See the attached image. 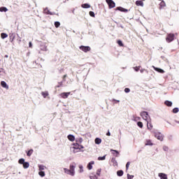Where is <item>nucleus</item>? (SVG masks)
<instances>
[{"label": "nucleus", "mask_w": 179, "mask_h": 179, "mask_svg": "<svg viewBox=\"0 0 179 179\" xmlns=\"http://www.w3.org/2000/svg\"><path fill=\"white\" fill-rule=\"evenodd\" d=\"M71 149L73 150V153H78V152H80L81 149H85V147L78 143H73Z\"/></svg>", "instance_id": "1"}, {"label": "nucleus", "mask_w": 179, "mask_h": 179, "mask_svg": "<svg viewBox=\"0 0 179 179\" xmlns=\"http://www.w3.org/2000/svg\"><path fill=\"white\" fill-rule=\"evenodd\" d=\"M141 116L142 117L143 120H144L145 121H146V122H148V121H150V116L149 115V113H148V112L146 111H143L141 113Z\"/></svg>", "instance_id": "2"}, {"label": "nucleus", "mask_w": 179, "mask_h": 179, "mask_svg": "<svg viewBox=\"0 0 179 179\" xmlns=\"http://www.w3.org/2000/svg\"><path fill=\"white\" fill-rule=\"evenodd\" d=\"M152 134H154V136L158 139V141H163L164 136L160 132H157L155 131H151Z\"/></svg>", "instance_id": "3"}, {"label": "nucleus", "mask_w": 179, "mask_h": 179, "mask_svg": "<svg viewBox=\"0 0 179 179\" xmlns=\"http://www.w3.org/2000/svg\"><path fill=\"white\" fill-rule=\"evenodd\" d=\"M106 1L109 6V9H113V8H115V3L113 0H106Z\"/></svg>", "instance_id": "4"}, {"label": "nucleus", "mask_w": 179, "mask_h": 179, "mask_svg": "<svg viewBox=\"0 0 179 179\" xmlns=\"http://www.w3.org/2000/svg\"><path fill=\"white\" fill-rule=\"evenodd\" d=\"M166 40L167 43H171V41H174V34H168Z\"/></svg>", "instance_id": "5"}, {"label": "nucleus", "mask_w": 179, "mask_h": 179, "mask_svg": "<svg viewBox=\"0 0 179 179\" xmlns=\"http://www.w3.org/2000/svg\"><path fill=\"white\" fill-rule=\"evenodd\" d=\"M64 173L66 174H68L69 176H71V177H73L75 176V171H73L70 169H68L66 168L64 169Z\"/></svg>", "instance_id": "6"}, {"label": "nucleus", "mask_w": 179, "mask_h": 179, "mask_svg": "<svg viewBox=\"0 0 179 179\" xmlns=\"http://www.w3.org/2000/svg\"><path fill=\"white\" fill-rule=\"evenodd\" d=\"M80 50H81V51H83V52H88V51H90L91 48L90 46H84V45H81L79 47Z\"/></svg>", "instance_id": "7"}, {"label": "nucleus", "mask_w": 179, "mask_h": 179, "mask_svg": "<svg viewBox=\"0 0 179 179\" xmlns=\"http://www.w3.org/2000/svg\"><path fill=\"white\" fill-rule=\"evenodd\" d=\"M69 94H71V92H62L59 94V96L62 97V99H68Z\"/></svg>", "instance_id": "8"}, {"label": "nucleus", "mask_w": 179, "mask_h": 179, "mask_svg": "<svg viewBox=\"0 0 179 179\" xmlns=\"http://www.w3.org/2000/svg\"><path fill=\"white\" fill-rule=\"evenodd\" d=\"M147 128L149 131H152L153 129V124H152V120L147 122Z\"/></svg>", "instance_id": "9"}, {"label": "nucleus", "mask_w": 179, "mask_h": 179, "mask_svg": "<svg viewBox=\"0 0 179 179\" xmlns=\"http://www.w3.org/2000/svg\"><path fill=\"white\" fill-rule=\"evenodd\" d=\"M75 169H76V163L72 162L71 164H70L69 169L75 171Z\"/></svg>", "instance_id": "10"}, {"label": "nucleus", "mask_w": 179, "mask_h": 179, "mask_svg": "<svg viewBox=\"0 0 179 179\" xmlns=\"http://www.w3.org/2000/svg\"><path fill=\"white\" fill-rule=\"evenodd\" d=\"M153 69H155V71H156L157 72H159V73H164V70L159 69V68H157L155 66H152Z\"/></svg>", "instance_id": "11"}, {"label": "nucleus", "mask_w": 179, "mask_h": 179, "mask_svg": "<svg viewBox=\"0 0 179 179\" xmlns=\"http://www.w3.org/2000/svg\"><path fill=\"white\" fill-rule=\"evenodd\" d=\"M1 85L2 87H4V89H9V85L6 84V82L5 81H1Z\"/></svg>", "instance_id": "12"}, {"label": "nucleus", "mask_w": 179, "mask_h": 179, "mask_svg": "<svg viewBox=\"0 0 179 179\" xmlns=\"http://www.w3.org/2000/svg\"><path fill=\"white\" fill-rule=\"evenodd\" d=\"M44 13H45L46 15H55V13H52L51 11H50V10H48V8L44 9Z\"/></svg>", "instance_id": "13"}, {"label": "nucleus", "mask_w": 179, "mask_h": 179, "mask_svg": "<svg viewBox=\"0 0 179 179\" xmlns=\"http://www.w3.org/2000/svg\"><path fill=\"white\" fill-rule=\"evenodd\" d=\"M15 37H16V34H15V33L10 34V40L11 43H13Z\"/></svg>", "instance_id": "14"}, {"label": "nucleus", "mask_w": 179, "mask_h": 179, "mask_svg": "<svg viewBox=\"0 0 179 179\" xmlns=\"http://www.w3.org/2000/svg\"><path fill=\"white\" fill-rule=\"evenodd\" d=\"M93 164H94V161L89 162V164H87V166L88 170H92V169H93Z\"/></svg>", "instance_id": "15"}, {"label": "nucleus", "mask_w": 179, "mask_h": 179, "mask_svg": "<svg viewBox=\"0 0 179 179\" xmlns=\"http://www.w3.org/2000/svg\"><path fill=\"white\" fill-rule=\"evenodd\" d=\"M158 176L161 179H167V175L166 173H160Z\"/></svg>", "instance_id": "16"}, {"label": "nucleus", "mask_w": 179, "mask_h": 179, "mask_svg": "<svg viewBox=\"0 0 179 179\" xmlns=\"http://www.w3.org/2000/svg\"><path fill=\"white\" fill-rule=\"evenodd\" d=\"M110 152H112V155H113V156H116V157L120 155V152L117 150H110Z\"/></svg>", "instance_id": "17"}, {"label": "nucleus", "mask_w": 179, "mask_h": 179, "mask_svg": "<svg viewBox=\"0 0 179 179\" xmlns=\"http://www.w3.org/2000/svg\"><path fill=\"white\" fill-rule=\"evenodd\" d=\"M69 141H71V142H73L75 141V136L70 134L67 136Z\"/></svg>", "instance_id": "18"}, {"label": "nucleus", "mask_w": 179, "mask_h": 179, "mask_svg": "<svg viewBox=\"0 0 179 179\" xmlns=\"http://www.w3.org/2000/svg\"><path fill=\"white\" fill-rule=\"evenodd\" d=\"M145 146H153V143H152V140H147L145 141Z\"/></svg>", "instance_id": "19"}, {"label": "nucleus", "mask_w": 179, "mask_h": 179, "mask_svg": "<svg viewBox=\"0 0 179 179\" xmlns=\"http://www.w3.org/2000/svg\"><path fill=\"white\" fill-rule=\"evenodd\" d=\"M111 162H112L113 166H114V167L118 166V162H117V159H115V158H112Z\"/></svg>", "instance_id": "20"}, {"label": "nucleus", "mask_w": 179, "mask_h": 179, "mask_svg": "<svg viewBox=\"0 0 179 179\" xmlns=\"http://www.w3.org/2000/svg\"><path fill=\"white\" fill-rule=\"evenodd\" d=\"M136 6H142V7H143V1H136Z\"/></svg>", "instance_id": "21"}, {"label": "nucleus", "mask_w": 179, "mask_h": 179, "mask_svg": "<svg viewBox=\"0 0 179 179\" xmlns=\"http://www.w3.org/2000/svg\"><path fill=\"white\" fill-rule=\"evenodd\" d=\"M116 10H120V12H128V10H127L122 7L116 8Z\"/></svg>", "instance_id": "22"}, {"label": "nucleus", "mask_w": 179, "mask_h": 179, "mask_svg": "<svg viewBox=\"0 0 179 179\" xmlns=\"http://www.w3.org/2000/svg\"><path fill=\"white\" fill-rule=\"evenodd\" d=\"M81 7L83 8L84 9H89V8H90V4L84 3L81 5Z\"/></svg>", "instance_id": "23"}, {"label": "nucleus", "mask_w": 179, "mask_h": 179, "mask_svg": "<svg viewBox=\"0 0 179 179\" xmlns=\"http://www.w3.org/2000/svg\"><path fill=\"white\" fill-rule=\"evenodd\" d=\"M94 143H96V145H100V143H101V138H96L94 140Z\"/></svg>", "instance_id": "24"}, {"label": "nucleus", "mask_w": 179, "mask_h": 179, "mask_svg": "<svg viewBox=\"0 0 179 179\" xmlns=\"http://www.w3.org/2000/svg\"><path fill=\"white\" fill-rule=\"evenodd\" d=\"M164 104H166L167 107H171L173 106V102L170 101H165Z\"/></svg>", "instance_id": "25"}, {"label": "nucleus", "mask_w": 179, "mask_h": 179, "mask_svg": "<svg viewBox=\"0 0 179 179\" xmlns=\"http://www.w3.org/2000/svg\"><path fill=\"white\" fill-rule=\"evenodd\" d=\"M117 174L119 177H122L124 176V171L122 170L117 171Z\"/></svg>", "instance_id": "26"}, {"label": "nucleus", "mask_w": 179, "mask_h": 179, "mask_svg": "<svg viewBox=\"0 0 179 179\" xmlns=\"http://www.w3.org/2000/svg\"><path fill=\"white\" fill-rule=\"evenodd\" d=\"M22 165L24 169H29V167L30 166V164H29V162H25L22 164Z\"/></svg>", "instance_id": "27"}, {"label": "nucleus", "mask_w": 179, "mask_h": 179, "mask_svg": "<svg viewBox=\"0 0 179 179\" xmlns=\"http://www.w3.org/2000/svg\"><path fill=\"white\" fill-rule=\"evenodd\" d=\"M38 169H39L40 171H42V170H45V169H47V167H45V166H44V165H38Z\"/></svg>", "instance_id": "28"}, {"label": "nucleus", "mask_w": 179, "mask_h": 179, "mask_svg": "<svg viewBox=\"0 0 179 179\" xmlns=\"http://www.w3.org/2000/svg\"><path fill=\"white\" fill-rule=\"evenodd\" d=\"M0 12H8V8L6 7H0Z\"/></svg>", "instance_id": "29"}, {"label": "nucleus", "mask_w": 179, "mask_h": 179, "mask_svg": "<svg viewBox=\"0 0 179 179\" xmlns=\"http://www.w3.org/2000/svg\"><path fill=\"white\" fill-rule=\"evenodd\" d=\"M41 94L43 96V97H44V99H45V97H47V96H48V92H42Z\"/></svg>", "instance_id": "30"}, {"label": "nucleus", "mask_w": 179, "mask_h": 179, "mask_svg": "<svg viewBox=\"0 0 179 179\" xmlns=\"http://www.w3.org/2000/svg\"><path fill=\"white\" fill-rule=\"evenodd\" d=\"M159 6L161 8H164L166 6V2H164V1H162L161 3H159Z\"/></svg>", "instance_id": "31"}, {"label": "nucleus", "mask_w": 179, "mask_h": 179, "mask_svg": "<svg viewBox=\"0 0 179 179\" xmlns=\"http://www.w3.org/2000/svg\"><path fill=\"white\" fill-rule=\"evenodd\" d=\"M76 142H77L76 143H82V142H83V138H78L76 139Z\"/></svg>", "instance_id": "32"}, {"label": "nucleus", "mask_w": 179, "mask_h": 179, "mask_svg": "<svg viewBox=\"0 0 179 179\" xmlns=\"http://www.w3.org/2000/svg\"><path fill=\"white\" fill-rule=\"evenodd\" d=\"M38 175L41 176V177H45V173L43 171H41L38 172Z\"/></svg>", "instance_id": "33"}, {"label": "nucleus", "mask_w": 179, "mask_h": 179, "mask_svg": "<svg viewBox=\"0 0 179 179\" xmlns=\"http://www.w3.org/2000/svg\"><path fill=\"white\" fill-rule=\"evenodd\" d=\"M5 75V70L3 69H0V76H3Z\"/></svg>", "instance_id": "34"}, {"label": "nucleus", "mask_w": 179, "mask_h": 179, "mask_svg": "<svg viewBox=\"0 0 179 179\" xmlns=\"http://www.w3.org/2000/svg\"><path fill=\"white\" fill-rule=\"evenodd\" d=\"M1 38L4 39V38H6V37H8V35L6 33H1Z\"/></svg>", "instance_id": "35"}, {"label": "nucleus", "mask_w": 179, "mask_h": 179, "mask_svg": "<svg viewBox=\"0 0 179 179\" xmlns=\"http://www.w3.org/2000/svg\"><path fill=\"white\" fill-rule=\"evenodd\" d=\"M18 163H19L20 164H24V163H25L24 159H23V158L20 159L19 161H18Z\"/></svg>", "instance_id": "36"}, {"label": "nucleus", "mask_w": 179, "mask_h": 179, "mask_svg": "<svg viewBox=\"0 0 179 179\" xmlns=\"http://www.w3.org/2000/svg\"><path fill=\"white\" fill-rule=\"evenodd\" d=\"M27 155L29 157H30V156H31V155H33V150H29Z\"/></svg>", "instance_id": "37"}, {"label": "nucleus", "mask_w": 179, "mask_h": 179, "mask_svg": "<svg viewBox=\"0 0 179 179\" xmlns=\"http://www.w3.org/2000/svg\"><path fill=\"white\" fill-rule=\"evenodd\" d=\"M178 111H179L178 108H174L173 109V114H177V113H178Z\"/></svg>", "instance_id": "38"}, {"label": "nucleus", "mask_w": 179, "mask_h": 179, "mask_svg": "<svg viewBox=\"0 0 179 179\" xmlns=\"http://www.w3.org/2000/svg\"><path fill=\"white\" fill-rule=\"evenodd\" d=\"M137 125L139 127V128H143V123H142V122H138Z\"/></svg>", "instance_id": "39"}, {"label": "nucleus", "mask_w": 179, "mask_h": 179, "mask_svg": "<svg viewBox=\"0 0 179 179\" xmlns=\"http://www.w3.org/2000/svg\"><path fill=\"white\" fill-rule=\"evenodd\" d=\"M90 179H97L98 178L96 176V175H94V174H91L90 176Z\"/></svg>", "instance_id": "40"}, {"label": "nucleus", "mask_w": 179, "mask_h": 179, "mask_svg": "<svg viewBox=\"0 0 179 179\" xmlns=\"http://www.w3.org/2000/svg\"><path fill=\"white\" fill-rule=\"evenodd\" d=\"M55 27L58 28L59 26H61V23L59 22H55Z\"/></svg>", "instance_id": "41"}, {"label": "nucleus", "mask_w": 179, "mask_h": 179, "mask_svg": "<svg viewBox=\"0 0 179 179\" xmlns=\"http://www.w3.org/2000/svg\"><path fill=\"white\" fill-rule=\"evenodd\" d=\"M98 160L99 161L106 160V155H103V157H99Z\"/></svg>", "instance_id": "42"}, {"label": "nucleus", "mask_w": 179, "mask_h": 179, "mask_svg": "<svg viewBox=\"0 0 179 179\" xmlns=\"http://www.w3.org/2000/svg\"><path fill=\"white\" fill-rule=\"evenodd\" d=\"M79 173H83V165H79Z\"/></svg>", "instance_id": "43"}, {"label": "nucleus", "mask_w": 179, "mask_h": 179, "mask_svg": "<svg viewBox=\"0 0 179 179\" xmlns=\"http://www.w3.org/2000/svg\"><path fill=\"white\" fill-rule=\"evenodd\" d=\"M117 44L120 46V47H124V43H122V41H117Z\"/></svg>", "instance_id": "44"}, {"label": "nucleus", "mask_w": 179, "mask_h": 179, "mask_svg": "<svg viewBox=\"0 0 179 179\" xmlns=\"http://www.w3.org/2000/svg\"><path fill=\"white\" fill-rule=\"evenodd\" d=\"M134 178V175H129V173H127V179H132Z\"/></svg>", "instance_id": "45"}, {"label": "nucleus", "mask_w": 179, "mask_h": 179, "mask_svg": "<svg viewBox=\"0 0 179 179\" xmlns=\"http://www.w3.org/2000/svg\"><path fill=\"white\" fill-rule=\"evenodd\" d=\"M90 16H91L92 17H94V16H95L94 12L90 11Z\"/></svg>", "instance_id": "46"}, {"label": "nucleus", "mask_w": 179, "mask_h": 179, "mask_svg": "<svg viewBox=\"0 0 179 179\" xmlns=\"http://www.w3.org/2000/svg\"><path fill=\"white\" fill-rule=\"evenodd\" d=\"M134 71H136V72H138V71H139V69H141V66H136L134 67Z\"/></svg>", "instance_id": "47"}, {"label": "nucleus", "mask_w": 179, "mask_h": 179, "mask_svg": "<svg viewBox=\"0 0 179 179\" xmlns=\"http://www.w3.org/2000/svg\"><path fill=\"white\" fill-rule=\"evenodd\" d=\"M163 150H164V152H168V151H169V147H167V146H164V147H163Z\"/></svg>", "instance_id": "48"}, {"label": "nucleus", "mask_w": 179, "mask_h": 179, "mask_svg": "<svg viewBox=\"0 0 179 179\" xmlns=\"http://www.w3.org/2000/svg\"><path fill=\"white\" fill-rule=\"evenodd\" d=\"M124 92L125 93H129V92H131V90L129 88H125Z\"/></svg>", "instance_id": "49"}, {"label": "nucleus", "mask_w": 179, "mask_h": 179, "mask_svg": "<svg viewBox=\"0 0 179 179\" xmlns=\"http://www.w3.org/2000/svg\"><path fill=\"white\" fill-rule=\"evenodd\" d=\"M100 173H101V169H97V171H96V175L97 176H100Z\"/></svg>", "instance_id": "50"}, {"label": "nucleus", "mask_w": 179, "mask_h": 179, "mask_svg": "<svg viewBox=\"0 0 179 179\" xmlns=\"http://www.w3.org/2000/svg\"><path fill=\"white\" fill-rule=\"evenodd\" d=\"M42 51H47V46L43 45V48H41Z\"/></svg>", "instance_id": "51"}, {"label": "nucleus", "mask_w": 179, "mask_h": 179, "mask_svg": "<svg viewBox=\"0 0 179 179\" xmlns=\"http://www.w3.org/2000/svg\"><path fill=\"white\" fill-rule=\"evenodd\" d=\"M134 121H141V117H134Z\"/></svg>", "instance_id": "52"}, {"label": "nucleus", "mask_w": 179, "mask_h": 179, "mask_svg": "<svg viewBox=\"0 0 179 179\" xmlns=\"http://www.w3.org/2000/svg\"><path fill=\"white\" fill-rule=\"evenodd\" d=\"M131 164L130 162H127V164H126V169L127 170H128V169H129V165Z\"/></svg>", "instance_id": "53"}, {"label": "nucleus", "mask_w": 179, "mask_h": 179, "mask_svg": "<svg viewBox=\"0 0 179 179\" xmlns=\"http://www.w3.org/2000/svg\"><path fill=\"white\" fill-rule=\"evenodd\" d=\"M145 71H146L145 69H141L140 70V72H141V73H143V72H145Z\"/></svg>", "instance_id": "54"}, {"label": "nucleus", "mask_w": 179, "mask_h": 179, "mask_svg": "<svg viewBox=\"0 0 179 179\" xmlns=\"http://www.w3.org/2000/svg\"><path fill=\"white\" fill-rule=\"evenodd\" d=\"M107 136H111V133H110V131H108V133L106 134Z\"/></svg>", "instance_id": "55"}, {"label": "nucleus", "mask_w": 179, "mask_h": 179, "mask_svg": "<svg viewBox=\"0 0 179 179\" xmlns=\"http://www.w3.org/2000/svg\"><path fill=\"white\" fill-rule=\"evenodd\" d=\"M32 44H31V42H29V47L30 48H31V47H32Z\"/></svg>", "instance_id": "56"}, {"label": "nucleus", "mask_w": 179, "mask_h": 179, "mask_svg": "<svg viewBox=\"0 0 179 179\" xmlns=\"http://www.w3.org/2000/svg\"><path fill=\"white\" fill-rule=\"evenodd\" d=\"M113 101H117V103H120V100L113 99Z\"/></svg>", "instance_id": "57"}, {"label": "nucleus", "mask_w": 179, "mask_h": 179, "mask_svg": "<svg viewBox=\"0 0 179 179\" xmlns=\"http://www.w3.org/2000/svg\"><path fill=\"white\" fill-rule=\"evenodd\" d=\"M175 122H176V124H179V121L176 120Z\"/></svg>", "instance_id": "58"}, {"label": "nucleus", "mask_w": 179, "mask_h": 179, "mask_svg": "<svg viewBox=\"0 0 179 179\" xmlns=\"http://www.w3.org/2000/svg\"><path fill=\"white\" fill-rule=\"evenodd\" d=\"M8 55H6L5 58H8Z\"/></svg>", "instance_id": "59"}, {"label": "nucleus", "mask_w": 179, "mask_h": 179, "mask_svg": "<svg viewBox=\"0 0 179 179\" xmlns=\"http://www.w3.org/2000/svg\"><path fill=\"white\" fill-rule=\"evenodd\" d=\"M65 78H66V75H64V79H65Z\"/></svg>", "instance_id": "60"}, {"label": "nucleus", "mask_w": 179, "mask_h": 179, "mask_svg": "<svg viewBox=\"0 0 179 179\" xmlns=\"http://www.w3.org/2000/svg\"><path fill=\"white\" fill-rule=\"evenodd\" d=\"M0 62H1V59H0Z\"/></svg>", "instance_id": "61"}]
</instances>
